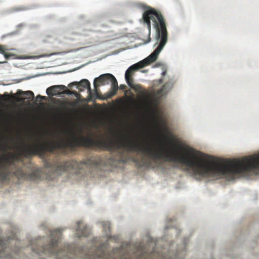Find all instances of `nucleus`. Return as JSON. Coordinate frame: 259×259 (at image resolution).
Instances as JSON below:
<instances>
[{
  "mask_svg": "<svg viewBox=\"0 0 259 259\" xmlns=\"http://www.w3.org/2000/svg\"><path fill=\"white\" fill-rule=\"evenodd\" d=\"M77 147L97 148L114 152L118 154L115 160L121 163L126 162L125 151L141 153L155 162H178L187 166L194 176L201 178L219 179L225 177L233 179L239 175L259 174V153L241 158L214 161L211 156L188 146L180 145V148L184 150L186 154L178 156L163 147L150 146L133 140L122 141L120 139L115 142L103 137L94 139L81 136L42 143L38 141L32 145L22 146L20 153L27 158L35 155L43 157L47 152L53 153L56 150L66 148L74 150Z\"/></svg>",
  "mask_w": 259,
  "mask_h": 259,
  "instance_id": "obj_1",
  "label": "nucleus"
},
{
  "mask_svg": "<svg viewBox=\"0 0 259 259\" xmlns=\"http://www.w3.org/2000/svg\"><path fill=\"white\" fill-rule=\"evenodd\" d=\"M142 19L147 25V28L149 30V34H150V29L151 28L150 21L153 23V27L156 30V39L160 41V43H159V46L157 47L156 49L154 50L151 55L147 57L144 60L131 65L125 71V82H126L128 87L135 90L136 92H138L141 89V87L139 84H135L133 83L134 72L155 61L157 60V56L167 42V29L161 13L153 8H150V9L145 11L143 13Z\"/></svg>",
  "mask_w": 259,
  "mask_h": 259,
  "instance_id": "obj_2",
  "label": "nucleus"
},
{
  "mask_svg": "<svg viewBox=\"0 0 259 259\" xmlns=\"http://www.w3.org/2000/svg\"><path fill=\"white\" fill-rule=\"evenodd\" d=\"M152 248V251L148 252L147 248L141 244H130L116 248L112 254H107L106 244H102L93 253L86 254L85 259H180L177 258V255L169 257L155 251L154 246Z\"/></svg>",
  "mask_w": 259,
  "mask_h": 259,
  "instance_id": "obj_3",
  "label": "nucleus"
},
{
  "mask_svg": "<svg viewBox=\"0 0 259 259\" xmlns=\"http://www.w3.org/2000/svg\"><path fill=\"white\" fill-rule=\"evenodd\" d=\"M3 149V145L0 143V151ZM16 156L13 154L0 156V182L3 183L8 181L11 177H16L18 179H24L36 181L39 179V173L37 170L26 174L22 171L21 168L15 164Z\"/></svg>",
  "mask_w": 259,
  "mask_h": 259,
  "instance_id": "obj_4",
  "label": "nucleus"
},
{
  "mask_svg": "<svg viewBox=\"0 0 259 259\" xmlns=\"http://www.w3.org/2000/svg\"><path fill=\"white\" fill-rule=\"evenodd\" d=\"M62 231L60 229H57L51 231V241L48 246H41L40 247L35 248L32 246V251L37 253H47L49 254H55L58 259H64L65 257L70 258L69 256V246L68 245L64 246V248L59 250L57 249L58 241L61 238Z\"/></svg>",
  "mask_w": 259,
  "mask_h": 259,
  "instance_id": "obj_5",
  "label": "nucleus"
},
{
  "mask_svg": "<svg viewBox=\"0 0 259 259\" xmlns=\"http://www.w3.org/2000/svg\"><path fill=\"white\" fill-rule=\"evenodd\" d=\"M111 83L110 91L105 93L104 97L100 98L102 100H107L111 98L112 97L115 96L118 90V84H117V80L115 77L110 73H105L99 76V77L94 78V87L95 89V92L97 91V88L100 85H106Z\"/></svg>",
  "mask_w": 259,
  "mask_h": 259,
  "instance_id": "obj_6",
  "label": "nucleus"
},
{
  "mask_svg": "<svg viewBox=\"0 0 259 259\" xmlns=\"http://www.w3.org/2000/svg\"><path fill=\"white\" fill-rule=\"evenodd\" d=\"M77 163L75 161L61 162L57 166V171H67L69 169L75 167Z\"/></svg>",
  "mask_w": 259,
  "mask_h": 259,
  "instance_id": "obj_7",
  "label": "nucleus"
},
{
  "mask_svg": "<svg viewBox=\"0 0 259 259\" xmlns=\"http://www.w3.org/2000/svg\"><path fill=\"white\" fill-rule=\"evenodd\" d=\"M101 162V159L98 156H92L80 162V164L88 166H95L100 165Z\"/></svg>",
  "mask_w": 259,
  "mask_h": 259,
  "instance_id": "obj_8",
  "label": "nucleus"
},
{
  "mask_svg": "<svg viewBox=\"0 0 259 259\" xmlns=\"http://www.w3.org/2000/svg\"><path fill=\"white\" fill-rule=\"evenodd\" d=\"M90 234V229L82 223V222H78V229L76 232L77 237H86Z\"/></svg>",
  "mask_w": 259,
  "mask_h": 259,
  "instance_id": "obj_9",
  "label": "nucleus"
},
{
  "mask_svg": "<svg viewBox=\"0 0 259 259\" xmlns=\"http://www.w3.org/2000/svg\"><path fill=\"white\" fill-rule=\"evenodd\" d=\"M66 90V87L63 85H55L47 89V95L48 96H55L59 94L60 91Z\"/></svg>",
  "mask_w": 259,
  "mask_h": 259,
  "instance_id": "obj_10",
  "label": "nucleus"
},
{
  "mask_svg": "<svg viewBox=\"0 0 259 259\" xmlns=\"http://www.w3.org/2000/svg\"><path fill=\"white\" fill-rule=\"evenodd\" d=\"M78 85V88L79 87L83 88L84 89H87L88 90V93L89 95L91 94V90H90V81L86 79H83L79 82H73L69 83V87L71 88L73 85Z\"/></svg>",
  "mask_w": 259,
  "mask_h": 259,
  "instance_id": "obj_11",
  "label": "nucleus"
},
{
  "mask_svg": "<svg viewBox=\"0 0 259 259\" xmlns=\"http://www.w3.org/2000/svg\"><path fill=\"white\" fill-rule=\"evenodd\" d=\"M9 244V238L7 240H3L0 238V257L8 258V255L5 253L7 251V246Z\"/></svg>",
  "mask_w": 259,
  "mask_h": 259,
  "instance_id": "obj_12",
  "label": "nucleus"
},
{
  "mask_svg": "<svg viewBox=\"0 0 259 259\" xmlns=\"http://www.w3.org/2000/svg\"><path fill=\"white\" fill-rule=\"evenodd\" d=\"M134 162H135L137 164L139 165V166L142 167H149V165H150L149 160L144 159V157H142L141 159L135 158L134 159Z\"/></svg>",
  "mask_w": 259,
  "mask_h": 259,
  "instance_id": "obj_13",
  "label": "nucleus"
},
{
  "mask_svg": "<svg viewBox=\"0 0 259 259\" xmlns=\"http://www.w3.org/2000/svg\"><path fill=\"white\" fill-rule=\"evenodd\" d=\"M11 100V96L7 93H5L3 95L0 94V100L1 101L10 102Z\"/></svg>",
  "mask_w": 259,
  "mask_h": 259,
  "instance_id": "obj_14",
  "label": "nucleus"
},
{
  "mask_svg": "<svg viewBox=\"0 0 259 259\" xmlns=\"http://www.w3.org/2000/svg\"><path fill=\"white\" fill-rule=\"evenodd\" d=\"M10 50L11 49L3 50V52H0V54L3 55V56H4V57H5V59H6L7 60H9L11 57L14 56V54L7 53V51Z\"/></svg>",
  "mask_w": 259,
  "mask_h": 259,
  "instance_id": "obj_15",
  "label": "nucleus"
},
{
  "mask_svg": "<svg viewBox=\"0 0 259 259\" xmlns=\"http://www.w3.org/2000/svg\"><path fill=\"white\" fill-rule=\"evenodd\" d=\"M102 226H103V229L105 232H108L110 230V223L109 222H103Z\"/></svg>",
  "mask_w": 259,
  "mask_h": 259,
  "instance_id": "obj_16",
  "label": "nucleus"
},
{
  "mask_svg": "<svg viewBox=\"0 0 259 259\" xmlns=\"http://www.w3.org/2000/svg\"><path fill=\"white\" fill-rule=\"evenodd\" d=\"M22 94L27 96L33 97V93L31 91L22 92Z\"/></svg>",
  "mask_w": 259,
  "mask_h": 259,
  "instance_id": "obj_17",
  "label": "nucleus"
},
{
  "mask_svg": "<svg viewBox=\"0 0 259 259\" xmlns=\"http://www.w3.org/2000/svg\"><path fill=\"white\" fill-rule=\"evenodd\" d=\"M8 50L5 46L0 45V52H3V50Z\"/></svg>",
  "mask_w": 259,
  "mask_h": 259,
  "instance_id": "obj_18",
  "label": "nucleus"
},
{
  "mask_svg": "<svg viewBox=\"0 0 259 259\" xmlns=\"http://www.w3.org/2000/svg\"><path fill=\"white\" fill-rule=\"evenodd\" d=\"M126 88V86L125 84H120V86L118 87V89H120L121 90H124Z\"/></svg>",
  "mask_w": 259,
  "mask_h": 259,
  "instance_id": "obj_19",
  "label": "nucleus"
},
{
  "mask_svg": "<svg viewBox=\"0 0 259 259\" xmlns=\"http://www.w3.org/2000/svg\"><path fill=\"white\" fill-rule=\"evenodd\" d=\"M76 94V92H73L72 93H71V92H70L69 90H67V94H69V95L73 94V95H75Z\"/></svg>",
  "mask_w": 259,
  "mask_h": 259,
  "instance_id": "obj_20",
  "label": "nucleus"
},
{
  "mask_svg": "<svg viewBox=\"0 0 259 259\" xmlns=\"http://www.w3.org/2000/svg\"><path fill=\"white\" fill-rule=\"evenodd\" d=\"M165 88V85L162 87L161 90H159V94H162L163 92V90H164V88Z\"/></svg>",
  "mask_w": 259,
  "mask_h": 259,
  "instance_id": "obj_21",
  "label": "nucleus"
},
{
  "mask_svg": "<svg viewBox=\"0 0 259 259\" xmlns=\"http://www.w3.org/2000/svg\"><path fill=\"white\" fill-rule=\"evenodd\" d=\"M36 98H40V99H41L42 100H45V96H41L40 95H38L37 97H36Z\"/></svg>",
  "mask_w": 259,
  "mask_h": 259,
  "instance_id": "obj_22",
  "label": "nucleus"
},
{
  "mask_svg": "<svg viewBox=\"0 0 259 259\" xmlns=\"http://www.w3.org/2000/svg\"><path fill=\"white\" fill-rule=\"evenodd\" d=\"M69 106H75V102H69Z\"/></svg>",
  "mask_w": 259,
  "mask_h": 259,
  "instance_id": "obj_23",
  "label": "nucleus"
},
{
  "mask_svg": "<svg viewBox=\"0 0 259 259\" xmlns=\"http://www.w3.org/2000/svg\"><path fill=\"white\" fill-rule=\"evenodd\" d=\"M135 137H141L139 134L135 135Z\"/></svg>",
  "mask_w": 259,
  "mask_h": 259,
  "instance_id": "obj_24",
  "label": "nucleus"
},
{
  "mask_svg": "<svg viewBox=\"0 0 259 259\" xmlns=\"http://www.w3.org/2000/svg\"><path fill=\"white\" fill-rule=\"evenodd\" d=\"M61 106H62V107H64V102H62V103H61Z\"/></svg>",
  "mask_w": 259,
  "mask_h": 259,
  "instance_id": "obj_25",
  "label": "nucleus"
},
{
  "mask_svg": "<svg viewBox=\"0 0 259 259\" xmlns=\"http://www.w3.org/2000/svg\"><path fill=\"white\" fill-rule=\"evenodd\" d=\"M46 56H47V55H43L41 56V57H46Z\"/></svg>",
  "mask_w": 259,
  "mask_h": 259,
  "instance_id": "obj_26",
  "label": "nucleus"
},
{
  "mask_svg": "<svg viewBox=\"0 0 259 259\" xmlns=\"http://www.w3.org/2000/svg\"><path fill=\"white\" fill-rule=\"evenodd\" d=\"M165 74V72H162V75H163Z\"/></svg>",
  "mask_w": 259,
  "mask_h": 259,
  "instance_id": "obj_27",
  "label": "nucleus"
},
{
  "mask_svg": "<svg viewBox=\"0 0 259 259\" xmlns=\"http://www.w3.org/2000/svg\"><path fill=\"white\" fill-rule=\"evenodd\" d=\"M150 41V38H149V40H148V42Z\"/></svg>",
  "mask_w": 259,
  "mask_h": 259,
  "instance_id": "obj_28",
  "label": "nucleus"
},
{
  "mask_svg": "<svg viewBox=\"0 0 259 259\" xmlns=\"http://www.w3.org/2000/svg\"><path fill=\"white\" fill-rule=\"evenodd\" d=\"M79 91L82 92V90L79 89Z\"/></svg>",
  "mask_w": 259,
  "mask_h": 259,
  "instance_id": "obj_29",
  "label": "nucleus"
}]
</instances>
